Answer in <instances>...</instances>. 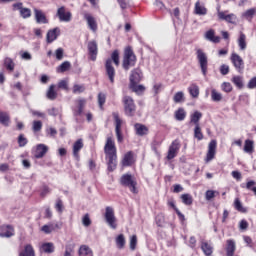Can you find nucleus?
I'll return each mask as SVG.
<instances>
[{
  "mask_svg": "<svg viewBox=\"0 0 256 256\" xmlns=\"http://www.w3.org/2000/svg\"><path fill=\"white\" fill-rule=\"evenodd\" d=\"M104 153L108 165V171H115L117 169V147L113 138L108 137L104 146Z\"/></svg>",
  "mask_w": 256,
  "mask_h": 256,
  "instance_id": "obj_1",
  "label": "nucleus"
},
{
  "mask_svg": "<svg viewBox=\"0 0 256 256\" xmlns=\"http://www.w3.org/2000/svg\"><path fill=\"white\" fill-rule=\"evenodd\" d=\"M113 63L116 65V67H119V51L115 50L111 54V58H108L106 60L105 69H106V75L109 78V81L111 83H115V68L113 67Z\"/></svg>",
  "mask_w": 256,
  "mask_h": 256,
  "instance_id": "obj_2",
  "label": "nucleus"
},
{
  "mask_svg": "<svg viewBox=\"0 0 256 256\" xmlns=\"http://www.w3.org/2000/svg\"><path fill=\"white\" fill-rule=\"evenodd\" d=\"M135 63H137V56H135L131 47H127L124 51L122 67L125 71H129L131 67H135Z\"/></svg>",
  "mask_w": 256,
  "mask_h": 256,
  "instance_id": "obj_3",
  "label": "nucleus"
},
{
  "mask_svg": "<svg viewBox=\"0 0 256 256\" xmlns=\"http://www.w3.org/2000/svg\"><path fill=\"white\" fill-rule=\"evenodd\" d=\"M196 59L200 65L202 75H207V69L209 67V58L207 54L200 48L196 49Z\"/></svg>",
  "mask_w": 256,
  "mask_h": 256,
  "instance_id": "obj_4",
  "label": "nucleus"
},
{
  "mask_svg": "<svg viewBox=\"0 0 256 256\" xmlns=\"http://www.w3.org/2000/svg\"><path fill=\"white\" fill-rule=\"evenodd\" d=\"M120 183L123 187H128L131 193H137V181L131 174H124L120 178Z\"/></svg>",
  "mask_w": 256,
  "mask_h": 256,
  "instance_id": "obj_5",
  "label": "nucleus"
},
{
  "mask_svg": "<svg viewBox=\"0 0 256 256\" xmlns=\"http://www.w3.org/2000/svg\"><path fill=\"white\" fill-rule=\"evenodd\" d=\"M105 221L110 229H117V217H115V210L111 206L105 208Z\"/></svg>",
  "mask_w": 256,
  "mask_h": 256,
  "instance_id": "obj_6",
  "label": "nucleus"
},
{
  "mask_svg": "<svg viewBox=\"0 0 256 256\" xmlns=\"http://www.w3.org/2000/svg\"><path fill=\"white\" fill-rule=\"evenodd\" d=\"M124 111L128 117H133L135 115L136 106L135 101L131 96L123 97Z\"/></svg>",
  "mask_w": 256,
  "mask_h": 256,
  "instance_id": "obj_7",
  "label": "nucleus"
},
{
  "mask_svg": "<svg viewBox=\"0 0 256 256\" xmlns=\"http://www.w3.org/2000/svg\"><path fill=\"white\" fill-rule=\"evenodd\" d=\"M114 122H115V133L118 143H123V134L121 133V127L123 126V120L119 117V113H113Z\"/></svg>",
  "mask_w": 256,
  "mask_h": 256,
  "instance_id": "obj_8",
  "label": "nucleus"
},
{
  "mask_svg": "<svg viewBox=\"0 0 256 256\" xmlns=\"http://www.w3.org/2000/svg\"><path fill=\"white\" fill-rule=\"evenodd\" d=\"M179 149H181V144L179 140H174L168 149L167 159L171 161V159H175L177 157V153H179Z\"/></svg>",
  "mask_w": 256,
  "mask_h": 256,
  "instance_id": "obj_9",
  "label": "nucleus"
},
{
  "mask_svg": "<svg viewBox=\"0 0 256 256\" xmlns=\"http://www.w3.org/2000/svg\"><path fill=\"white\" fill-rule=\"evenodd\" d=\"M230 59L238 73H241V71L245 69V63L243 62V58H241L239 54L232 53Z\"/></svg>",
  "mask_w": 256,
  "mask_h": 256,
  "instance_id": "obj_10",
  "label": "nucleus"
},
{
  "mask_svg": "<svg viewBox=\"0 0 256 256\" xmlns=\"http://www.w3.org/2000/svg\"><path fill=\"white\" fill-rule=\"evenodd\" d=\"M217 153V140H211L208 144V151L206 154V163L209 161H213L215 159V155Z\"/></svg>",
  "mask_w": 256,
  "mask_h": 256,
  "instance_id": "obj_11",
  "label": "nucleus"
},
{
  "mask_svg": "<svg viewBox=\"0 0 256 256\" xmlns=\"http://www.w3.org/2000/svg\"><path fill=\"white\" fill-rule=\"evenodd\" d=\"M13 9L14 11H19L22 19H29L31 17V9L24 8L21 2L13 4Z\"/></svg>",
  "mask_w": 256,
  "mask_h": 256,
  "instance_id": "obj_12",
  "label": "nucleus"
},
{
  "mask_svg": "<svg viewBox=\"0 0 256 256\" xmlns=\"http://www.w3.org/2000/svg\"><path fill=\"white\" fill-rule=\"evenodd\" d=\"M87 47L91 61H97V53H99L97 42L95 40H92L88 42Z\"/></svg>",
  "mask_w": 256,
  "mask_h": 256,
  "instance_id": "obj_13",
  "label": "nucleus"
},
{
  "mask_svg": "<svg viewBox=\"0 0 256 256\" xmlns=\"http://www.w3.org/2000/svg\"><path fill=\"white\" fill-rule=\"evenodd\" d=\"M57 16L59 17V20L63 21L64 23H69V21H71V18L73 17L71 12L65 11V7H60L58 9Z\"/></svg>",
  "mask_w": 256,
  "mask_h": 256,
  "instance_id": "obj_14",
  "label": "nucleus"
},
{
  "mask_svg": "<svg viewBox=\"0 0 256 256\" xmlns=\"http://www.w3.org/2000/svg\"><path fill=\"white\" fill-rule=\"evenodd\" d=\"M34 16L36 19V23L38 24L47 25V23H49V20H47V16H45V13H43V10H39L35 8Z\"/></svg>",
  "mask_w": 256,
  "mask_h": 256,
  "instance_id": "obj_15",
  "label": "nucleus"
},
{
  "mask_svg": "<svg viewBox=\"0 0 256 256\" xmlns=\"http://www.w3.org/2000/svg\"><path fill=\"white\" fill-rule=\"evenodd\" d=\"M218 19H220V21H226V23L235 24V22L237 21V16H235V14L226 15L225 12H221L218 10Z\"/></svg>",
  "mask_w": 256,
  "mask_h": 256,
  "instance_id": "obj_16",
  "label": "nucleus"
},
{
  "mask_svg": "<svg viewBox=\"0 0 256 256\" xmlns=\"http://www.w3.org/2000/svg\"><path fill=\"white\" fill-rule=\"evenodd\" d=\"M141 79H143V72H141V69L136 68L131 71L130 83H141Z\"/></svg>",
  "mask_w": 256,
  "mask_h": 256,
  "instance_id": "obj_17",
  "label": "nucleus"
},
{
  "mask_svg": "<svg viewBox=\"0 0 256 256\" xmlns=\"http://www.w3.org/2000/svg\"><path fill=\"white\" fill-rule=\"evenodd\" d=\"M237 250V244L235 240L229 239L226 241V256H235V251Z\"/></svg>",
  "mask_w": 256,
  "mask_h": 256,
  "instance_id": "obj_18",
  "label": "nucleus"
},
{
  "mask_svg": "<svg viewBox=\"0 0 256 256\" xmlns=\"http://www.w3.org/2000/svg\"><path fill=\"white\" fill-rule=\"evenodd\" d=\"M59 35H61V29L54 28L52 30H49L46 35L47 43H53V41L57 40V37Z\"/></svg>",
  "mask_w": 256,
  "mask_h": 256,
  "instance_id": "obj_19",
  "label": "nucleus"
},
{
  "mask_svg": "<svg viewBox=\"0 0 256 256\" xmlns=\"http://www.w3.org/2000/svg\"><path fill=\"white\" fill-rule=\"evenodd\" d=\"M2 230L4 232L0 233V237L9 239L15 235V229L11 225H6L2 227Z\"/></svg>",
  "mask_w": 256,
  "mask_h": 256,
  "instance_id": "obj_20",
  "label": "nucleus"
},
{
  "mask_svg": "<svg viewBox=\"0 0 256 256\" xmlns=\"http://www.w3.org/2000/svg\"><path fill=\"white\" fill-rule=\"evenodd\" d=\"M84 19L87 21V25L91 31L95 33L97 31V20L91 14H85Z\"/></svg>",
  "mask_w": 256,
  "mask_h": 256,
  "instance_id": "obj_21",
  "label": "nucleus"
},
{
  "mask_svg": "<svg viewBox=\"0 0 256 256\" xmlns=\"http://www.w3.org/2000/svg\"><path fill=\"white\" fill-rule=\"evenodd\" d=\"M135 163V158H133V152H128L124 155L122 159V167H131Z\"/></svg>",
  "mask_w": 256,
  "mask_h": 256,
  "instance_id": "obj_22",
  "label": "nucleus"
},
{
  "mask_svg": "<svg viewBox=\"0 0 256 256\" xmlns=\"http://www.w3.org/2000/svg\"><path fill=\"white\" fill-rule=\"evenodd\" d=\"M47 151H49V148L45 146V144H39L36 147V152H35L36 159H42V157H45Z\"/></svg>",
  "mask_w": 256,
  "mask_h": 256,
  "instance_id": "obj_23",
  "label": "nucleus"
},
{
  "mask_svg": "<svg viewBox=\"0 0 256 256\" xmlns=\"http://www.w3.org/2000/svg\"><path fill=\"white\" fill-rule=\"evenodd\" d=\"M77 103H78L77 109H73L74 117H79V115H82L83 109H85V105L87 101L85 99H79Z\"/></svg>",
  "mask_w": 256,
  "mask_h": 256,
  "instance_id": "obj_24",
  "label": "nucleus"
},
{
  "mask_svg": "<svg viewBox=\"0 0 256 256\" xmlns=\"http://www.w3.org/2000/svg\"><path fill=\"white\" fill-rule=\"evenodd\" d=\"M205 38L212 43H219L221 41V37L215 36V30L210 29L206 32Z\"/></svg>",
  "mask_w": 256,
  "mask_h": 256,
  "instance_id": "obj_25",
  "label": "nucleus"
},
{
  "mask_svg": "<svg viewBox=\"0 0 256 256\" xmlns=\"http://www.w3.org/2000/svg\"><path fill=\"white\" fill-rule=\"evenodd\" d=\"M238 47L240 51H245L247 49V36L243 32H240V36L238 38Z\"/></svg>",
  "mask_w": 256,
  "mask_h": 256,
  "instance_id": "obj_26",
  "label": "nucleus"
},
{
  "mask_svg": "<svg viewBox=\"0 0 256 256\" xmlns=\"http://www.w3.org/2000/svg\"><path fill=\"white\" fill-rule=\"evenodd\" d=\"M82 147L83 140L78 139L73 145V156L75 157V159H79V151H81Z\"/></svg>",
  "mask_w": 256,
  "mask_h": 256,
  "instance_id": "obj_27",
  "label": "nucleus"
},
{
  "mask_svg": "<svg viewBox=\"0 0 256 256\" xmlns=\"http://www.w3.org/2000/svg\"><path fill=\"white\" fill-rule=\"evenodd\" d=\"M194 13L196 15H207V8L201 5V2L197 1L194 7Z\"/></svg>",
  "mask_w": 256,
  "mask_h": 256,
  "instance_id": "obj_28",
  "label": "nucleus"
},
{
  "mask_svg": "<svg viewBox=\"0 0 256 256\" xmlns=\"http://www.w3.org/2000/svg\"><path fill=\"white\" fill-rule=\"evenodd\" d=\"M201 249L206 256H211L213 255V246L207 242H202L201 243Z\"/></svg>",
  "mask_w": 256,
  "mask_h": 256,
  "instance_id": "obj_29",
  "label": "nucleus"
},
{
  "mask_svg": "<svg viewBox=\"0 0 256 256\" xmlns=\"http://www.w3.org/2000/svg\"><path fill=\"white\" fill-rule=\"evenodd\" d=\"M46 97L50 101H55V99H57V92L55 91V85H53V84L50 85V87L48 88V90L46 92Z\"/></svg>",
  "mask_w": 256,
  "mask_h": 256,
  "instance_id": "obj_30",
  "label": "nucleus"
},
{
  "mask_svg": "<svg viewBox=\"0 0 256 256\" xmlns=\"http://www.w3.org/2000/svg\"><path fill=\"white\" fill-rule=\"evenodd\" d=\"M174 117L176 121H185V117H187V112L184 108H179L175 111Z\"/></svg>",
  "mask_w": 256,
  "mask_h": 256,
  "instance_id": "obj_31",
  "label": "nucleus"
},
{
  "mask_svg": "<svg viewBox=\"0 0 256 256\" xmlns=\"http://www.w3.org/2000/svg\"><path fill=\"white\" fill-rule=\"evenodd\" d=\"M201 117H203V113L199 111H195L190 116V123H193L195 126L199 125V121H201Z\"/></svg>",
  "mask_w": 256,
  "mask_h": 256,
  "instance_id": "obj_32",
  "label": "nucleus"
},
{
  "mask_svg": "<svg viewBox=\"0 0 256 256\" xmlns=\"http://www.w3.org/2000/svg\"><path fill=\"white\" fill-rule=\"evenodd\" d=\"M78 253L80 256H93V250L87 245L80 246Z\"/></svg>",
  "mask_w": 256,
  "mask_h": 256,
  "instance_id": "obj_33",
  "label": "nucleus"
},
{
  "mask_svg": "<svg viewBox=\"0 0 256 256\" xmlns=\"http://www.w3.org/2000/svg\"><path fill=\"white\" fill-rule=\"evenodd\" d=\"M10 121L11 118L9 117V114L7 112L0 111V123L4 125V127H9Z\"/></svg>",
  "mask_w": 256,
  "mask_h": 256,
  "instance_id": "obj_34",
  "label": "nucleus"
},
{
  "mask_svg": "<svg viewBox=\"0 0 256 256\" xmlns=\"http://www.w3.org/2000/svg\"><path fill=\"white\" fill-rule=\"evenodd\" d=\"M19 256H35V250L31 244L25 246L24 250L20 252Z\"/></svg>",
  "mask_w": 256,
  "mask_h": 256,
  "instance_id": "obj_35",
  "label": "nucleus"
},
{
  "mask_svg": "<svg viewBox=\"0 0 256 256\" xmlns=\"http://www.w3.org/2000/svg\"><path fill=\"white\" fill-rule=\"evenodd\" d=\"M254 150V142L253 140H245L244 142V153H248L249 155H251V153H253Z\"/></svg>",
  "mask_w": 256,
  "mask_h": 256,
  "instance_id": "obj_36",
  "label": "nucleus"
},
{
  "mask_svg": "<svg viewBox=\"0 0 256 256\" xmlns=\"http://www.w3.org/2000/svg\"><path fill=\"white\" fill-rule=\"evenodd\" d=\"M41 251H43L44 253H48V254L54 253L55 252V246L51 242L44 243L41 246Z\"/></svg>",
  "mask_w": 256,
  "mask_h": 256,
  "instance_id": "obj_37",
  "label": "nucleus"
},
{
  "mask_svg": "<svg viewBox=\"0 0 256 256\" xmlns=\"http://www.w3.org/2000/svg\"><path fill=\"white\" fill-rule=\"evenodd\" d=\"M135 129L136 133L140 136L143 137V135H147L149 129L146 128L145 125L142 124H135Z\"/></svg>",
  "mask_w": 256,
  "mask_h": 256,
  "instance_id": "obj_38",
  "label": "nucleus"
},
{
  "mask_svg": "<svg viewBox=\"0 0 256 256\" xmlns=\"http://www.w3.org/2000/svg\"><path fill=\"white\" fill-rule=\"evenodd\" d=\"M130 89L139 95V93H143L145 91V86L139 85V83H130Z\"/></svg>",
  "mask_w": 256,
  "mask_h": 256,
  "instance_id": "obj_39",
  "label": "nucleus"
},
{
  "mask_svg": "<svg viewBox=\"0 0 256 256\" xmlns=\"http://www.w3.org/2000/svg\"><path fill=\"white\" fill-rule=\"evenodd\" d=\"M4 66L6 67L7 71H14L15 70V62L10 57H6L4 59Z\"/></svg>",
  "mask_w": 256,
  "mask_h": 256,
  "instance_id": "obj_40",
  "label": "nucleus"
},
{
  "mask_svg": "<svg viewBox=\"0 0 256 256\" xmlns=\"http://www.w3.org/2000/svg\"><path fill=\"white\" fill-rule=\"evenodd\" d=\"M125 243V235L119 234L116 237V247H118L119 249H125Z\"/></svg>",
  "mask_w": 256,
  "mask_h": 256,
  "instance_id": "obj_41",
  "label": "nucleus"
},
{
  "mask_svg": "<svg viewBox=\"0 0 256 256\" xmlns=\"http://www.w3.org/2000/svg\"><path fill=\"white\" fill-rule=\"evenodd\" d=\"M234 208L236 209V211H239V213H247V208L243 207V204L241 203V200H239V198L235 199Z\"/></svg>",
  "mask_w": 256,
  "mask_h": 256,
  "instance_id": "obj_42",
  "label": "nucleus"
},
{
  "mask_svg": "<svg viewBox=\"0 0 256 256\" xmlns=\"http://www.w3.org/2000/svg\"><path fill=\"white\" fill-rule=\"evenodd\" d=\"M188 91L191 95V97H194V99H196L197 97H199V86L192 84L189 88Z\"/></svg>",
  "mask_w": 256,
  "mask_h": 256,
  "instance_id": "obj_43",
  "label": "nucleus"
},
{
  "mask_svg": "<svg viewBox=\"0 0 256 256\" xmlns=\"http://www.w3.org/2000/svg\"><path fill=\"white\" fill-rule=\"evenodd\" d=\"M256 13V9L255 8H251L246 10L243 14L242 17H244V19H247L248 21H251L253 19V16Z\"/></svg>",
  "mask_w": 256,
  "mask_h": 256,
  "instance_id": "obj_44",
  "label": "nucleus"
},
{
  "mask_svg": "<svg viewBox=\"0 0 256 256\" xmlns=\"http://www.w3.org/2000/svg\"><path fill=\"white\" fill-rule=\"evenodd\" d=\"M174 103H183L185 101V94L183 91L177 92L173 97Z\"/></svg>",
  "mask_w": 256,
  "mask_h": 256,
  "instance_id": "obj_45",
  "label": "nucleus"
},
{
  "mask_svg": "<svg viewBox=\"0 0 256 256\" xmlns=\"http://www.w3.org/2000/svg\"><path fill=\"white\" fill-rule=\"evenodd\" d=\"M181 200L184 205H192L193 204V197L191 194H182Z\"/></svg>",
  "mask_w": 256,
  "mask_h": 256,
  "instance_id": "obj_46",
  "label": "nucleus"
},
{
  "mask_svg": "<svg viewBox=\"0 0 256 256\" xmlns=\"http://www.w3.org/2000/svg\"><path fill=\"white\" fill-rule=\"evenodd\" d=\"M41 129H43V122H41L39 120L33 121L32 131H34V133H39V131H41Z\"/></svg>",
  "mask_w": 256,
  "mask_h": 256,
  "instance_id": "obj_47",
  "label": "nucleus"
},
{
  "mask_svg": "<svg viewBox=\"0 0 256 256\" xmlns=\"http://www.w3.org/2000/svg\"><path fill=\"white\" fill-rule=\"evenodd\" d=\"M194 137L198 141H203V132H201V126L197 125L194 128Z\"/></svg>",
  "mask_w": 256,
  "mask_h": 256,
  "instance_id": "obj_48",
  "label": "nucleus"
},
{
  "mask_svg": "<svg viewBox=\"0 0 256 256\" xmlns=\"http://www.w3.org/2000/svg\"><path fill=\"white\" fill-rule=\"evenodd\" d=\"M232 82L234 83V85H236V87H238V89H243V77L234 76L232 78Z\"/></svg>",
  "mask_w": 256,
  "mask_h": 256,
  "instance_id": "obj_49",
  "label": "nucleus"
},
{
  "mask_svg": "<svg viewBox=\"0 0 256 256\" xmlns=\"http://www.w3.org/2000/svg\"><path fill=\"white\" fill-rule=\"evenodd\" d=\"M211 97H212V101H215V102H219L221 101V99H223V95L215 89H212Z\"/></svg>",
  "mask_w": 256,
  "mask_h": 256,
  "instance_id": "obj_50",
  "label": "nucleus"
},
{
  "mask_svg": "<svg viewBox=\"0 0 256 256\" xmlns=\"http://www.w3.org/2000/svg\"><path fill=\"white\" fill-rule=\"evenodd\" d=\"M70 67L71 63L69 61H65L58 67V73H65V71H68Z\"/></svg>",
  "mask_w": 256,
  "mask_h": 256,
  "instance_id": "obj_51",
  "label": "nucleus"
},
{
  "mask_svg": "<svg viewBox=\"0 0 256 256\" xmlns=\"http://www.w3.org/2000/svg\"><path fill=\"white\" fill-rule=\"evenodd\" d=\"M215 195H219V192H217L215 190H207L205 192L206 201H211V199H214Z\"/></svg>",
  "mask_w": 256,
  "mask_h": 256,
  "instance_id": "obj_52",
  "label": "nucleus"
},
{
  "mask_svg": "<svg viewBox=\"0 0 256 256\" xmlns=\"http://www.w3.org/2000/svg\"><path fill=\"white\" fill-rule=\"evenodd\" d=\"M28 140L26 139L24 134H20L18 136V145L19 147H25V145H27Z\"/></svg>",
  "mask_w": 256,
  "mask_h": 256,
  "instance_id": "obj_53",
  "label": "nucleus"
},
{
  "mask_svg": "<svg viewBox=\"0 0 256 256\" xmlns=\"http://www.w3.org/2000/svg\"><path fill=\"white\" fill-rule=\"evenodd\" d=\"M106 99H107V97L105 96V94H103V93L98 94V105H99L100 109H103V105H105Z\"/></svg>",
  "mask_w": 256,
  "mask_h": 256,
  "instance_id": "obj_54",
  "label": "nucleus"
},
{
  "mask_svg": "<svg viewBox=\"0 0 256 256\" xmlns=\"http://www.w3.org/2000/svg\"><path fill=\"white\" fill-rule=\"evenodd\" d=\"M221 88L225 91V93H231V91H233V86L229 82H224L221 85Z\"/></svg>",
  "mask_w": 256,
  "mask_h": 256,
  "instance_id": "obj_55",
  "label": "nucleus"
},
{
  "mask_svg": "<svg viewBox=\"0 0 256 256\" xmlns=\"http://www.w3.org/2000/svg\"><path fill=\"white\" fill-rule=\"evenodd\" d=\"M58 89H64V91H69V82H67V80H61L58 83Z\"/></svg>",
  "mask_w": 256,
  "mask_h": 256,
  "instance_id": "obj_56",
  "label": "nucleus"
},
{
  "mask_svg": "<svg viewBox=\"0 0 256 256\" xmlns=\"http://www.w3.org/2000/svg\"><path fill=\"white\" fill-rule=\"evenodd\" d=\"M136 247H137V235H133L130 238V249H131V251H135Z\"/></svg>",
  "mask_w": 256,
  "mask_h": 256,
  "instance_id": "obj_57",
  "label": "nucleus"
},
{
  "mask_svg": "<svg viewBox=\"0 0 256 256\" xmlns=\"http://www.w3.org/2000/svg\"><path fill=\"white\" fill-rule=\"evenodd\" d=\"M55 209L58 213H63V201L61 199L56 200Z\"/></svg>",
  "mask_w": 256,
  "mask_h": 256,
  "instance_id": "obj_58",
  "label": "nucleus"
},
{
  "mask_svg": "<svg viewBox=\"0 0 256 256\" xmlns=\"http://www.w3.org/2000/svg\"><path fill=\"white\" fill-rule=\"evenodd\" d=\"M82 225H84V227H89L91 225V218H89V214H85L83 216Z\"/></svg>",
  "mask_w": 256,
  "mask_h": 256,
  "instance_id": "obj_59",
  "label": "nucleus"
},
{
  "mask_svg": "<svg viewBox=\"0 0 256 256\" xmlns=\"http://www.w3.org/2000/svg\"><path fill=\"white\" fill-rule=\"evenodd\" d=\"M83 91H85V86L79 85V84L74 85V87H73V93H75V94H77V93H83Z\"/></svg>",
  "mask_w": 256,
  "mask_h": 256,
  "instance_id": "obj_60",
  "label": "nucleus"
},
{
  "mask_svg": "<svg viewBox=\"0 0 256 256\" xmlns=\"http://www.w3.org/2000/svg\"><path fill=\"white\" fill-rule=\"evenodd\" d=\"M220 73H221V75H228L229 74V65L222 64L220 66Z\"/></svg>",
  "mask_w": 256,
  "mask_h": 256,
  "instance_id": "obj_61",
  "label": "nucleus"
},
{
  "mask_svg": "<svg viewBox=\"0 0 256 256\" xmlns=\"http://www.w3.org/2000/svg\"><path fill=\"white\" fill-rule=\"evenodd\" d=\"M248 227H249V223L247 222V220L240 221V223H239L240 231H245V230H247Z\"/></svg>",
  "mask_w": 256,
  "mask_h": 256,
  "instance_id": "obj_62",
  "label": "nucleus"
},
{
  "mask_svg": "<svg viewBox=\"0 0 256 256\" xmlns=\"http://www.w3.org/2000/svg\"><path fill=\"white\" fill-rule=\"evenodd\" d=\"M55 55H56V59L58 61H61V59H63V48H58L56 51H55Z\"/></svg>",
  "mask_w": 256,
  "mask_h": 256,
  "instance_id": "obj_63",
  "label": "nucleus"
},
{
  "mask_svg": "<svg viewBox=\"0 0 256 256\" xmlns=\"http://www.w3.org/2000/svg\"><path fill=\"white\" fill-rule=\"evenodd\" d=\"M248 89H256V77L252 78L248 83Z\"/></svg>",
  "mask_w": 256,
  "mask_h": 256,
  "instance_id": "obj_64",
  "label": "nucleus"
}]
</instances>
